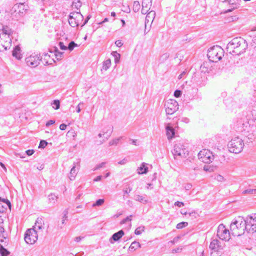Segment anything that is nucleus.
I'll use <instances>...</instances> for the list:
<instances>
[{
    "instance_id": "nucleus-1",
    "label": "nucleus",
    "mask_w": 256,
    "mask_h": 256,
    "mask_svg": "<svg viewBox=\"0 0 256 256\" xmlns=\"http://www.w3.org/2000/svg\"><path fill=\"white\" fill-rule=\"evenodd\" d=\"M232 234L234 236H240L246 231V226L244 218L242 216H238L235 218L230 226Z\"/></svg>"
},
{
    "instance_id": "nucleus-2",
    "label": "nucleus",
    "mask_w": 256,
    "mask_h": 256,
    "mask_svg": "<svg viewBox=\"0 0 256 256\" xmlns=\"http://www.w3.org/2000/svg\"><path fill=\"white\" fill-rule=\"evenodd\" d=\"M12 30L6 26L0 33V52H4L10 48L12 45Z\"/></svg>"
},
{
    "instance_id": "nucleus-3",
    "label": "nucleus",
    "mask_w": 256,
    "mask_h": 256,
    "mask_svg": "<svg viewBox=\"0 0 256 256\" xmlns=\"http://www.w3.org/2000/svg\"><path fill=\"white\" fill-rule=\"evenodd\" d=\"M224 54V50L220 46H215L208 49L207 56L210 62H216L222 58Z\"/></svg>"
},
{
    "instance_id": "nucleus-4",
    "label": "nucleus",
    "mask_w": 256,
    "mask_h": 256,
    "mask_svg": "<svg viewBox=\"0 0 256 256\" xmlns=\"http://www.w3.org/2000/svg\"><path fill=\"white\" fill-rule=\"evenodd\" d=\"M244 146V140L238 137L232 139L228 144L229 151L234 154L240 153L242 150Z\"/></svg>"
},
{
    "instance_id": "nucleus-5",
    "label": "nucleus",
    "mask_w": 256,
    "mask_h": 256,
    "mask_svg": "<svg viewBox=\"0 0 256 256\" xmlns=\"http://www.w3.org/2000/svg\"><path fill=\"white\" fill-rule=\"evenodd\" d=\"M172 154L174 159L186 158L188 154V151L186 148L185 146L182 142H178L175 144Z\"/></svg>"
},
{
    "instance_id": "nucleus-6",
    "label": "nucleus",
    "mask_w": 256,
    "mask_h": 256,
    "mask_svg": "<svg viewBox=\"0 0 256 256\" xmlns=\"http://www.w3.org/2000/svg\"><path fill=\"white\" fill-rule=\"evenodd\" d=\"M83 20L84 16L80 12H73L68 16V23L73 28L81 26Z\"/></svg>"
},
{
    "instance_id": "nucleus-7",
    "label": "nucleus",
    "mask_w": 256,
    "mask_h": 256,
    "mask_svg": "<svg viewBox=\"0 0 256 256\" xmlns=\"http://www.w3.org/2000/svg\"><path fill=\"white\" fill-rule=\"evenodd\" d=\"M246 232L253 234L256 232V214L248 216L244 218Z\"/></svg>"
},
{
    "instance_id": "nucleus-8",
    "label": "nucleus",
    "mask_w": 256,
    "mask_h": 256,
    "mask_svg": "<svg viewBox=\"0 0 256 256\" xmlns=\"http://www.w3.org/2000/svg\"><path fill=\"white\" fill-rule=\"evenodd\" d=\"M26 9L24 4L20 3L14 4L11 10V14L13 18L18 19L25 13Z\"/></svg>"
},
{
    "instance_id": "nucleus-9",
    "label": "nucleus",
    "mask_w": 256,
    "mask_h": 256,
    "mask_svg": "<svg viewBox=\"0 0 256 256\" xmlns=\"http://www.w3.org/2000/svg\"><path fill=\"white\" fill-rule=\"evenodd\" d=\"M25 242L30 244H34L38 240V233L34 228H30L26 230L24 234Z\"/></svg>"
},
{
    "instance_id": "nucleus-10",
    "label": "nucleus",
    "mask_w": 256,
    "mask_h": 256,
    "mask_svg": "<svg viewBox=\"0 0 256 256\" xmlns=\"http://www.w3.org/2000/svg\"><path fill=\"white\" fill-rule=\"evenodd\" d=\"M166 112L167 114H172L178 109V102L174 100H168L164 104Z\"/></svg>"
},
{
    "instance_id": "nucleus-11",
    "label": "nucleus",
    "mask_w": 256,
    "mask_h": 256,
    "mask_svg": "<svg viewBox=\"0 0 256 256\" xmlns=\"http://www.w3.org/2000/svg\"><path fill=\"white\" fill-rule=\"evenodd\" d=\"M198 158L204 163H210L214 160V156L210 150H202L198 154Z\"/></svg>"
},
{
    "instance_id": "nucleus-12",
    "label": "nucleus",
    "mask_w": 256,
    "mask_h": 256,
    "mask_svg": "<svg viewBox=\"0 0 256 256\" xmlns=\"http://www.w3.org/2000/svg\"><path fill=\"white\" fill-rule=\"evenodd\" d=\"M217 236L221 240L226 241L228 240L230 238V232L225 226L220 224L218 226L217 230Z\"/></svg>"
},
{
    "instance_id": "nucleus-13",
    "label": "nucleus",
    "mask_w": 256,
    "mask_h": 256,
    "mask_svg": "<svg viewBox=\"0 0 256 256\" xmlns=\"http://www.w3.org/2000/svg\"><path fill=\"white\" fill-rule=\"evenodd\" d=\"M42 60L40 55L32 54L26 58V64L31 68H36Z\"/></svg>"
},
{
    "instance_id": "nucleus-14",
    "label": "nucleus",
    "mask_w": 256,
    "mask_h": 256,
    "mask_svg": "<svg viewBox=\"0 0 256 256\" xmlns=\"http://www.w3.org/2000/svg\"><path fill=\"white\" fill-rule=\"evenodd\" d=\"M242 38L240 37L235 38L230 42L227 44V51L230 54H232L234 50H236L240 46V42H241Z\"/></svg>"
},
{
    "instance_id": "nucleus-15",
    "label": "nucleus",
    "mask_w": 256,
    "mask_h": 256,
    "mask_svg": "<svg viewBox=\"0 0 256 256\" xmlns=\"http://www.w3.org/2000/svg\"><path fill=\"white\" fill-rule=\"evenodd\" d=\"M224 246L222 242L217 239H214L212 240L210 243L209 248L213 252H211V256H214L216 252H219L220 250L223 249Z\"/></svg>"
},
{
    "instance_id": "nucleus-16",
    "label": "nucleus",
    "mask_w": 256,
    "mask_h": 256,
    "mask_svg": "<svg viewBox=\"0 0 256 256\" xmlns=\"http://www.w3.org/2000/svg\"><path fill=\"white\" fill-rule=\"evenodd\" d=\"M249 126V123L246 118H240L238 120L236 124L237 130L243 132L246 130Z\"/></svg>"
},
{
    "instance_id": "nucleus-17",
    "label": "nucleus",
    "mask_w": 256,
    "mask_h": 256,
    "mask_svg": "<svg viewBox=\"0 0 256 256\" xmlns=\"http://www.w3.org/2000/svg\"><path fill=\"white\" fill-rule=\"evenodd\" d=\"M240 46L237 48L236 50H234V52L232 54L240 55L244 53L246 50L248 48V44L246 40L244 38L242 39Z\"/></svg>"
},
{
    "instance_id": "nucleus-18",
    "label": "nucleus",
    "mask_w": 256,
    "mask_h": 256,
    "mask_svg": "<svg viewBox=\"0 0 256 256\" xmlns=\"http://www.w3.org/2000/svg\"><path fill=\"white\" fill-rule=\"evenodd\" d=\"M166 134L168 140L172 139L175 134V131L170 124H168L166 126Z\"/></svg>"
},
{
    "instance_id": "nucleus-19",
    "label": "nucleus",
    "mask_w": 256,
    "mask_h": 256,
    "mask_svg": "<svg viewBox=\"0 0 256 256\" xmlns=\"http://www.w3.org/2000/svg\"><path fill=\"white\" fill-rule=\"evenodd\" d=\"M124 233L122 230H120L118 232L114 234L110 239V242L113 244L114 242L118 240L124 235Z\"/></svg>"
},
{
    "instance_id": "nucleus-20",
    "label": "nucleus",
    "mask_w": 256,
    "mask_h": 256,
    "mask_svg": "<svg viewBox=\"0 0 256 256\" xmlns=\"http://www.w3.org/2000/svg\"><path fill=\"white\" fill-rule=\"evenodd\" d=\"M44 225L43 220L42 218H38L32 228L36 229V231H37L38 230H43L44 228Z\"/></svg>"
},
{
    "instance_id": "nucleus-21",
    "label": "nucleus",
    "mask_w": 256,
    "mask_h": 256,
    "mask_svg": "<svg viewBox=\"0 0 256 256\" xmlns=\"http://www.w3.org/2000/svg\"><path fill=\"white\" fill-rule=\"evenodd\" d=\"M20 51V47L18 46H16L12 52V56L18 60H20L22 58Z\"/></svg>"
},
{
    "instance_id": "nucleus-22",
    "label": "nucleus",
    "mask_w": 256,
    "mask_h": 256,
    "mask_svg": "<svg viewBox=\"0 0 256 256\" xmlns=\"http://www.w3.org/2000/svg\"><path fill=\"white\" fill-rule=\"evenodd\" d=\"M200 70L202 72L209 73L211 70V68L208 62H204L200 67Z\"/></svg>"
},
{
    "instance_id": "nucleus-23",
    "label": "nucleus",
    "mask_w": 256,
    "mask_h": 256,
    "mask_svg": "<svg viewBox=\"0 0 256 256\" xmlns=\"http://www.w3.org/2000/svg\"><path fill=\"white\" fill-rule=\"evenodd\" d=\"M146 164L142 162L140 166L138 168V174H146L148 171V168L146 166Z\"/></svg>"
},
{
    "instance_id": "nucleus-24",
    "label": "nucleus",
    "mask_w": 256,
    "mask_h": 256,
    "mask_svg": "<svg viewBox=\"0 0 256 256\" xmlns=\"http://www.w3.org/2000/svg\"><path fill=\"white\" fill-rule=\"evenodd\" d=\"M58 196L54 194L51 193L48 196V202L52 204H54L57 202Z\"/></svg>"
},
{
    "instance_id": "nucleus-25",
    "label": "nucleus",
    "mask_w": 256,
    "mask_h": 256,
    "mask_svg": "<svg viewBox=\"0 0 256 256\" xmlns=\"http://www.w3.org/2000/svg\"><path fill=\"white\" fill-rule=\"evenodd\" d=\"M53 49L54 50H52V52H54L56 58H57V60H61L62 58L64 52H60L57 47L55 46L53 48ZM50 52H52V50H50Z\"/></svg>"
},
{
    "instance_id": "nucleus-26",
    "label": "nucleus",
    "mask_w": 256,
    "mask_h": 256,
    "mask_svg": "<svg viewBox=\"0 0 256 256\" xmlns=\"http://www.w3.org/2000/svg\"><path fill=\"white\" fill-rule=\"evenodd\" d=\"M77 174L76 170V166L74 165L72 168H71V170L70 172L69 178L71 180H72L74 179L75 176Z\"/></svg>"
},
{
    "instance_id": "nucleus-27",
    "label": "nucleus",
    "mask_w": 256,
    "mask_h": 256,
    "mask_svg": "<svg viewBox=\"0 0 256 256\" xmlns=\"http://www.w3.org/2000/svg\"><path fill=\"white\" fill-rule=\"evenodd\" d=\"M111 66V60L108 59L104 61L102 63V69L106 70H108Z\"/></svg>"
},
{
    "instance_id": "nucleus-28",
    "label": "nucleus",
    "mask_w": 256,
    "mask_h": 256,
    "mask_svg": "<svg viewBox=\"0 0 256 256\" xmlns=\"http://www.w3.org/2000/svg\"><path fill=\"white\" fill-rule=\"evenodd\" d=\"M152 6V0H143L142 7L150 10Z\"/></svg>"
},
{
    "instance_id": "nucleus-29",
    "label": "nucleus",
    "mask_w": 256,
    "mask_h": 256,
    "mask_svg": "<svg viewBox=\"0 0 256 256\" xmlns=\"http://www.w3.org/2000/svg\"><path fill=\"white\" fill-rule=\"evenodd\" d=\"M10 252L2 246H0V256H8Z\"/></svg>"
},
{
    "instance_id": "nucleus-30",
    "label": "nucleus",
    "mask_w": 256,
    "mask_h": 256,
    "mask_svg": "<svg viewBox=\"0 0 256 256\" xmlns=\"http://www.w3.org/2000/svg\"><path fill=\"white\" fill-rule=\"evenodd\" d=\"M112 54L114 58V62L118 64L120 62V54L116 52H112Z\"/></svg>"
},
{
    "instance_id": "nucleus-31",
    "label": "nucleus",
    "mask_w": 256,
    "mask_h": 256,
    "mask_svg": "<svg viewBox=\"0 0 256 256\" xmlns=\"http://www.w3.org/2000/svg\"><path fill=\"white\" fill-rule=\"evenodd\" d=\"M140 246V244L138 242H132L130 248H129V249L130 250H136L138 248H139Z\"/></svg>"
},
{
    "instance_id": "nucleus-32",
    "label": "nucleus",
    "mask_w": 256,
    "mask_h": 256,
    "mask_svg": "<svg viewBox=\"0 0 256 256\" xmlns=\"http://www.w3.org/2000/svg\"><path fill=\"white\" fill-rule=\"evenodd\" d=\"M135 200L136 201H138L140 202H143L144 204H146L148 202V200L141 196L140 195H136L135 196L134 198Z\"/></svg>"
},
{
    "instance_id": "nucleus-33",
    "label": "nucleus",
    "mask_w": 256,
    "mask_h": 256,
    "mask_svg": "<svg viewBox=\"0 0 256 256\" xmlns=\"http://www.w3.org/2000/svg\"><path fill=\"white\" fill-rule=\"evenodd\" d=\"M52 107L55 110H58L60 107V102L58 100H54L52 103Z\"/></svg>"
},
{
    "instance_id": "nucleus-34",
    "label": "nucleus",
    "mask_w": 256,
    "mask_h": 256,
    "mask_svg": "<svg viewBox=\"0 0 256 256\" xmlns=\"http://www.w3.org/2000/svg\"><path fill=\"white\" fill-rule=\"evenodd\" d=\"M144 226H139L136 229L134 233L136 235H140L142 233V232H144Z\"/></svg>"
},
{
    "instance_id": "nucleus-35",
    "label": "nucleus",
    "mask_w": 256,
    "mask_h": 256,
    "mask_svg": "<svg viewBox=\"0 0 256 256\" xmlns=\"http://www.w3.org/2000/svg\"><path fill=\"white\" fill-rule=\"evenodd\" d=\"M112 130H113V126H109V128L108 130L106 132H104V134H99L98 136L100 138L102 136V135H104V134H108V136L109 137L111 134L112 133Z\"/></svg>"
},
{
    "instance_id": "nucleus-36",
    "label": "nucleus",
    "mask_w": 256,
    "mask_h": 256,
    "mask_svg": "<svg viewBox=\"0 0 256 256\" xmlns=\"http://www.w3.org/2000/svg\"><path fill=\"white\" fill-rule=\"evenodd\" d=\"M242 194H256V189L249 188L243 191Z\"/></svg>"
},
{
    "instance_id": "nucleus-37",
    "label": "nucleus",
    "mask_w": 256,
    "mask_h": 256,
    "mask_svg": "<svg viewBox=\"0 0 256 256\" xmlns=\"http://www.w3.org/2000/svg\"><path fill=\"white\" fill-rule=\"evenodd\" d=\"M78 46L74 42L72 41L70 42L67 47V49L69 50L70 51H72L74 50V48Z\"/></svg>"
},
{
    "instance_id": "nucleus-38",
    "label": "nucleus",
    "mask_w": 256,
    "mask_h": 256,
    "mask_svg": "<svg viewBox=\"0 0 256 256\" xmlns=\"http://www.w3.org/2000/svg\"><path fill=\"white\" fill-rule=\"evenodd\" d=\"M188 223L187 222H181L177 224L176 228L178 229H182L184 227L188 226Z\"/></svg>"
},
{
    "instance_id": "nucleus-39",
    "label": "nucleus",
    "mask_w": 256,
    "mask_h": 256,
    "mask_svg": "<svg viewBox=\"0 0 256 256\" xmlns=\"http://www.w3.org/2000/svg\"><path fill=\"white\" fill-rule=\"evenodd\" d=\"M104 199H98L92 204V206H100L104 204Z\"/></svg>"
},
{
    "instance_id": "nucleus-40",
    "label": "nucleus",
    "mask_w": 256,
    "mask_h": 256,
    "mask_svg": "<svg viewBox=\"0 0 256 256\" xmlns=\"http://www.w3.org/2000/svg\"><path fill=\"white\" fill-rule=\"evenodd\" d=\"M48 145V142L44 140H41L40 144L38 146V148H44Z\"/></svg>"
},
{
    "instance_id": "nucleus-41",
    "label": "nucleus",
    "mask_w": 256,
    "mask_h": 256,
    "mask_svg": "<svg viewBox=\"0 0 256 256\" xmlns=\"http://www.w3.org/2000/svg\"><path fill=\"white\" fill-rule=\"evenodd\" d=\"M140 8V4L138 2L135 1L134 2V10L136 12L138 11Z\"/></svg>"
},
{
    "instance_id": "nucleus-42",
    "label": "nucleus",
    "mask_w": 256,
    "mask_h": 256,
    "mask_svg": "<svg viewBox=\"0 0 256 256\" xmlns=\"http://www.w3.org/2000/svg\"><path fill=\"white\" fill-rule=\"evenodd\" d=\"M106 164V163L105 162H102L101 164L96 165V166L94 168L93 170L95 171L96 170L100 169V168L104 167Z\"/></svg>"
},
{
    "instance_id": "nucleus-43",
    "label": "nucleus",
    "mask_w": 256,
    "mask_h": 256,
    "mask_svg": "<svg viewBox=\"0 0 256 256\" xmlns=\"http://www.w3.org/2000/svg\"><path fill=\"white\" fill-rule=\"evenodd\" d=\"M120 138H119L113 140L112 141H111L109 142L110 145L112 146L113 144H118V142L120 141Z\"/></svg>"
},
{
    "instance_id": "nucleus-44",
    "label": "nucleus",
    "mask_w": 256,
    "mask_h": 256,
    "mask_svg": "<svg viewBox=\"0 0 256 256\" xmlns=\"http://www.w3.org/2000/svg\"><path fill=\"white\" fill-rule=\"evenodd\" d=\"M180 212L182 214L186 215V214H188V215L190 216H194L196 218V214L195 212L188 213L187 212H184L183 210H182Z\"/></svg>"
},
{
    "instance_id": "nucleus-45",
    "label": "nucleus",
    "mask_w": 256,
    "mask_h": 256,
    "mask_svg": "<svg viewBox=\"0 0 256 256\" xmlns=\"http://www.w3.org/2000/svg\"><path fill=\"white\" fill-rule=\"evenodd\" d=\"M249 140L248 142H252L253 140H255V136L252 134H250L247 136Z\"/></svg>"
},
{
    "instance_id": "nucleus-46",
    "label": "nucleus",
    "mask_w": 256,
    "mask_h": 256,
    "mask_svg": "<svg viewBox=\"0 0 256 256\" xmlns=\"http://www.w3.org/2000/svg\"><path fill=\"white\" fill-rule=\"evenodd\" d=\"M182 92L180 90H176L174 92V96L176 98H179L181 96Z\"/></svg>"
},
{
    "instance_id": "nucleus-47",
    "label": "nucleus",
    "mask_w": 256,
    "mask_h": 256,
    "mask_svg": "<svg viewBox=\"0 0 256 256\" xmlns=\"http://www.w3.org/2000/svg\"><path fill=\"white\" fill-rule=\"evenodd\" d=\"M132 215H130L129 216H127L126 218H124L121 221L120 224H124L128 221H131L132 219L130 218L132 217Z\"/></svg>"
},
{
    "instance_id": "nucleus-48",
    "label": "nucleus",
    "mask_w": 256,
    "mask_h": 256,
    "mask_svg": "<svg viewBox=\"0 0 256 256\" xmlns=\"http://www.w3.org/2000/svg\"><path fill=\"white\" fill-rule=\"evenodd\" d=\"M4 233V228L0 225V238H6Z\"/></svg>"
},
{
    "instance_id": "nucleus-49",
    "label": "nucleus",
    "mask_w": 256,
    "mask_h": 256,
    "mask_svg": "<svg viewBox=\"0 0 256 256\" xmlns=\"http://www.w3.org/2000/svg\"><path fill=\"white\" fill-rule=\"evenodd\" d=\"M60 48L62 50H67V46H65L64 44V42H60L58 44Z\"/></svg>"
},
{
    "instance_id": "nucleus-50",
    "label": "nucleus",
    "mask_w": 256,
    "mask_h": 256,
    "mask_svg": "<svg viewBox=\"0 0 256 256\" xmlns=\"http://www.w3.org/2000/svg\"><path fill=\"white\" fill-rule=\"evenodd\" d=\"M174 206H178L180 208L184 206V203L183 202L177 201V202H175Z\"/></svg>"
},
{
    "instance_id": "nucleus-51",
    "label": "nucleus",
    "mask_w": 256,
    "mask_h": 256,
    "mask_svg": "<svg viewBox=\"0 0 256 256\" xmlns=\"http://www.w3.org/2000/svg\"><path fill=\"white\" fill-rule=\"evenodd\" d=\"M128 162V160L126 158H124L122 160L118 162V164H122V165L125 164H126Z\"/></svg>"
},
{
    "instance_id": "nucleus-52",
    "label": "nucleus",
    "mask_w": 256,
    "mask_h": 256,
    "mask_svg": "<svg viewBox=\"0 0 256 256\" xmlns=\"http://www.w3.org/2000/svg\"><path fill=\"white\" fill-rule=\"evenodd\" d=\"M90 18H91V16L90 15H88L86 17V20H84V22L82 24L81 27H82L83 26H84L88 22V20L90 19Z\"/></svg>"
},
{
    "instance_id": "nucleus-53",
    "label": "nucleus",
    "mask_w": 256,
    "mask_h": 256,
    "mask_svg": "<svg viewBox=\"0 0 256 256\" xmlns=\"http://www.w3.org/2000/svg\"><path fill=\"white\" fill-rule=\"evenodd\" d=\"M115 44L117 46L120 47L122 46L123 43L122 42V40H118L115 42Z\"/></svg>"
},
{
    "instance_id": "nucleus-54",
    "label": "nucleus",
    "mask_w": 256,
    "mask_h": 256,
    "mask_svg": "<svg viewBox=\"0 0 256 256\" xmlns=\"http://www.w3.org/2000/svg\"><path fill=\"white\" fill-rule=\"evenodd\" d=\"M34 151L33 150H28L26 152L27 155L29 156H32L34 153Z\"/></svg>"
},
{
    "instance_id": "nucleus-55",
    "label": "nucleus",
    "mask_w": 256,
    "mask_h": 256,
    "mask_svg": "<svg viewBox=\"0 0 256 256\" xmlns=\"http://www.w3.org/2000/svg\"><path fill=\"white\" fill-rule=\"evenodd\" d=\"M55 123V120H48L46 124V126H48L52 124H53Z\"/></svg>"
},
{
    "instance_id": "nucleus-56",
    "label": "nucleus",
    "mask_w": 256,
    "mask_h": 256,
    "mask_svg": "<svg viewBox=\"0 0 256 256\" xmlns=\"http://www.w3.org/2000/svg\"><path fill=\"white\" fill-rule=\"evenodd\" d=\"M150 10L146 8H144L142 7V13L144 14H147V12H148Z\"/></svg>"
},
{
    "instance_id": "nucleus-57",
    "label": "nucleus",
    "mask_w": 256,
    "mask_h": 256,
    "mask_svg": "<svg viewBox=\"0 0 256 256\" xmlns=\"http://www.w3.org/2000/svg\"><path fill=\"white\" fill-rule=\"evenodd\" d=\"M68 209H66L65 210L64 212H63V214H64V218H65V219H67L68 218Z\"/></svg>"
},
{
    "instance_id": "nucleus-58",
    "label": "nucleus",
    "mask_w": 256,
    "mask_h": 256,
    "mask_svg": "<svg viewBox=\"0 0 256 256\" xmlns=\"http://www.w3.org/2000/svg\"><path fill=\"white\" fill-rule=\"evenodd\" d=\"M192 188V185L190 184H187L184 186V188L186 190H189Z\"/></svg>"
},
{
    "instance_id": "nucleus-59",
    "label": "nucleus",
    "mask_w": 256,
    "mask_h": 256,
    "mask_svg": "<svg viewBox=\"0 0 256 256\" xmlns=\"http://www.w3.org/2000/svg\"><path fill=\"white\" fill-rule=\"evenodd\" d=\"M66 128V125L64 124H62L60 126V130H65Z\"/></svg>"
},
{
    "instance_id": "nucleus-60",
    "label": "nucleus",
    "mask_w": 256,
    "mask_h": 256,
    "mask_svg": "<svg viewBox=\"0 0 256 256\" xmlns=\"http://www.w3.org/2000/svg\"><path fill=\"white\" fill-rule=\"evenodd\" d=\"M216 178L218 180V181H220V182H222V180H224V178L223 176H222L220 175H218Z\"/></svg>"
},
{
    "instance_id": "nucleus-61",
    "label": "nucleus",
    "mask_w": 256,
    "mask_h": 256,
    "mask_svg": "<svg viewBox=\"0 0 256 256\" xmlns=\"http://www.w3.org/2000/svg\"><path fill=\"white\" fill-rule=\"evenodd\" d=\"M102 178V176H96L94 180V182H99L100 180H101Z\"/></svg>"
},
{
    "instance_id": "nucleus-62",
    "label": "nucleus",
    "mask_w": 256,
    "mask_h": 256,
    "mask_svg": "<svg viewBox=\"0 0 256 256\" xmlns=\"http://www.w3.org/2000/svg\"><path fill=\"white\" fill-rule=\"evenodd\" d=\"M179 236H176L172 240H171L170 242L172 244H174L175 242H177L179 239Z\"/></svg>"
},
{
    "instance_id": "nucleus-63",
    "label": "nucleus",
    "mask_w": 256,
    "mask_h": 256,
    "mask_svg": "<svg viewBox=\"0 0 256 256\" xmlns=\"http://www.w3.org/2000/svg\"><path fill=\"white\" fill-rule=\"evenodd\" d=\"M181 250H182V248H178L172 250V253L179 252H180Z\"/></svg>"
},
{
    "instance_id": "nucleus-64",
    "label": "nucleus",
    "mask_w": 256,
    "mask_h": 256,
    "mask_svg": "<svg viewBox=\"0 0 256 256\" xmlns=\"http://www.w3.org/2000/svg\"><path fill=\"white\" fill-rule=\"evenodd\" d=\"M150 15H151V16H152L155 15V12H154V11H150V12L148 14L146 17H150Z\"/></svg>"
}]
</instances>
